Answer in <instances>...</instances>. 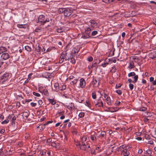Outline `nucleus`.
<instances>
[{"label":"nucleus","mask_w":156,"mask_h":156,"mask_svg":"<svg viewBox=\"0 0 156 156\" xmlns=\"http://www.w3.org/2000/svg\"><path fill=\"white\" fill-rule=\"evenodd\" d=\"M87 140V137L86 136H83L81 138V145L80 146V149L86 151L87 149L90 147L89 145L88 144H86L85 142Z\"/></svg>","instance_id":"1"},{"label":"nucleus","mask_w":156,"mask_h":156,"mask_svg":"<svg viewBox=\"0 0 156 156\" xmlns=\"http://www.w3.org/2000/svg\"><path fill=\"white\" fill-rule=\"evenodd\" d=\"M49 20L48 18H45L43 15H41L39 16L38 18L37 23H40L41 24H44L46 22H49Z\"/></svg>","instance_id":"2"},{"label":"nucleus","mask_w":156,"mask_h":156,"mask_svg":"<svg viewBox=\"0 0 156 156\" xmlns=\"http://www.w3.org/2000/svg\"><path fill=\"white\" fill-rule=\"evenodd\" d=\"M119 149L121 151V154L123 155V156H128L129 155V152L126 149L124 148L123 145L120 146Z\"/></svg>","instance_id":"3"},{"label":"nucleus","mask_w":156,"mask_h":156,"mask_svg":"<svg viewBox=\"0 0 156 156\" xmlns=\"http://www.w3.org/2000/svg\"><path fill=\"white\" fill-rule=\"evenodd\" d=\"M9 73H5L0 77V83H3L7 80L9 76Z\"/></svg>","instance_id":"4"},{"label":"nucleus","mask_w":156,"mask_h":156,"mask_svg":"<svg viewBox=\"0 0 156 156\" xmlns=\"http://www.w3.org/2000/svg\"><path fill=\"white\" fill-rule=\"evenodd\" d=\"M72 9L70 8H66L64 12V15L65 16H69L73 13Z\"/></svg>","instance_id":"5"},{"label":"nucleus","mask_w":156,"mask_h":156,"mask_svg":"<svg viewBox=\"0 0 156 156\" xmlns=\"http://www.w3.org/2000/svg\"><path fill=\"white\" fill-rule=\"evenodd\" d=\"M7 118L8 119H11V124L12 125L15 124V121L16 119V117L14 116L13 114L9 115L8 116Z\"/></svg>","instance_id":"6"},{"label":"nucleus","mask_w":156,"mask_h":156,"mask_svg":"<svg viewBox=\"0 0 156 156\" xmlns=\"http://www.w3.org/2000/svg\"><path fill=\"white\" fill-rule=\"evenodd\" d=\"M62 53H63V55H64V59L66 60H68L71 58V55L70 53H67L66 51H63Z\"/></svg>","instance_id":"7"},{"label":"nucleus","mask_w":156,"mask_h":156,"mask_svg":"<svg viewBox=\"0 0 156 156\" xmlns=\"http://www.w3.org/2000/svg\"><path fill=\"white\" fill-rule=\"evenodd\" d=\"M1 57L5 60L9 58V55L7 52H4L2 55Z\"/></svg>","instance_id":"8"},{"label":"nucleus","mask_w":156,"mask_h":156,"mask_svg":"<svg viewBox=\"0 0 156 156\" xmlns=\"http://www.w3.org/2000/svg\"><path fill=\"white\" fill-rule=\"evenodd\" d=\"M85 82L84 79L81 78L80 80V87L82 88L84 87L85 86Z\"/></svg>","instance_id":"9"},{"label":"nucleus","mask_w":156,"mask_h":156,"mask_svg":"<svg viewBox=\"0 0 156 156\" xmlns=\"http://www.w3.org/2000/svg\"><path fill=\"white\" fill-rule=\"evenodd\" d=\"M91 30L89 27H87L85 29V32L86 35L89 36V35L91 32Z\"/></svg>","instance_id":"10"},{"label":"nucleus","mask_w":156,"mask_h":156,"mask_svg":"<svg viewBox=\"0 0 156 156\" xmlns=\"http://www.w3.org/2000/svg\"><path fill=\"white\" fill-rule=\"evenodd\" d=\"M104 97L105 98L107 104L108 105H110L111 104V102L110 97L108 96L106 94H105Z\"/></svg>","instance_id":"11"},{"label":"nucleus","mask_w":156,"mask_h":156,"mask_svg":"<svg viewBox=\"0 0 156 156\" xmlns=\"http://www.w3.org/2000/svg\"><path fill=\"white\" fill-rule=\"evenodd\" d=\"M89 22L91 24L90 26L91 27H94L97 25V23L94 20H90L89 21Z\"/></svg>","instance_id":"12"},{"label":"nucleus","mask_w":156,"mask_h":156,"mask_svg":"<svg viewBox=\"0 0 156 156\" xmlns=\"http://www.w3.org/2000/svg\"><path fill=\"white\" fill-rule=\"evenodd\" d=\"M59 84L58 83H55L54 87H53V89L55 90L58 91L59 90Z\"/></svg>","instance_id":"13"},{"label":"nucleus","mask_w":156,"mask_h":156,"mask_svg":"<svg viewBox=\"0 0 156 156\" xmlns=\"http://www.w3.org/2000/svg\"><path fill=\"white\" fill-rule=\"evenodd\" d=\"M67 107L69 109H72L74 108V104L72 103H69Z\"/></svg>","instance_id":"14"},{"label":"nucleus","mask_w":156,"mask_h":156,"mask_svg":"<svg viewBox=\"0 0 156 156\" xmlns=\"http://www.w3.org/2000/svg\"><path fill=\"white\" fill-rule=\"evenodd\" d=\"M48 100L49 101V103H51L52 105H55L56 103V100L54 99L48 98Z\"/></svg>","instance_id":"15"},{"label":"nucleus","mask_w":156,"mask_h":156,"mask_svg":"<svg viewBox=\"0 0 156 156\" xmlns=\"http://www.w3.org/2000/svg\"><path fill=\"white\" fill-rule=\"evenodd\" d=\"M100 136H101V138H106V133L104 131H101V133Z\"/></svg>","instance_id":"16"},{"label":"nucleus","mask_w":156,"mask_h":156,"mask_svg":"<svg viewBox=\"0 0 156 156\" xmlns=\"http://www.w3.org/2000/svg\"><path fill=\"white\" fill-rule=\"evenodd\" d=\"M90 138L94 142L96 140V135L95 134L91 135Z\"/></svg>","instance_id":"17"},{"label":"nucleus","mask_w":156,"mask_h":156,"mask_svg":"<svg viewBox=\"0 0 156 156\" xmlns=\"http://www.w3.org/2000/svg\"><path fill=\"white\" fill-rule=\"evenodd\" d=\"M63 55V53H62L59 61V63H62L64 61V58L63 56L64 55Z\"/></svg>","instance_id":"18"},{"label":"nucleus","mask_w":156,"mask_h":156,"mask_svg":"<svg viewBox=\"0 0 156 156\" xmlns=\"http://www.w3.org/2000/svg\"><path fill=\"white\" fill-rule=\"evenodd\" d=\"M7 50L6 48L4 47H0V53H3L5 52Z\"/></svg>","instance_id":"19"},{"label":"nucleus","mask_w":156,"mask_h":156,"mask_svg":"<svg viewBox=\"0 0 156 156\" xmlns=\"http://www.w3.org/2000/svg\"><path fill=\"white\" fill-rule=\"evenodd\" d=\"M65 9L66 8H59L58 9V12L60 14L62 13H63L64 14V12H65Z\"/></svg>","instance_id":"20"},{"label":"nucleus","mask_w":156,"mask_h":156,"mask_svg":"<svg viewBox=\"0 0 156 156\" xmlns=\"http://www.w3.org/2000/svg\"><path fill=\"white\" fill-rule=\"evenodd\" d=\"M79 51V49L77 48L76 47L74 48L72 50V52L74 54L77 53Z\"/></svg>","instance_id":"21"},{"label":"nucleus","mask_w":156,"mask_h":156,"mask_svg":"<svg viewBox=\"0 0 156 156\" xmlns=\"http://www.w3.org/2000/svg\"><path fill=\"white\" fill-rule=\"evenodd\" d=\"M45 126H46L45 125V124H41L38 127V128L40 129L41 130H43V129H44L45 128Z\"/></svg>","instance_id":"22"},{"label":"nucleus","mask_w":156,"mask_h":156,"mask_svg":"<svg viewBox=\"0 0 156 156\" xmlns=\"http://www.w3.org/2000/svg\"><path fill=\"white\" fill-rule=\"evenodd\" d=\"M28 113L26 112H24L23 113V117H25L26 118H27L29 116Z\"/></svg>","instance_id":"23"},{"label":"nucleus","mask_w":156,"mask_h":156,"mask_svg":"<svg viewBox=\"0 0 156 156\" xmlns=\"http://www.w3.org/2000/svg\"><path fill=\"white\" fill-rule=\"evenodd\" d=\"M51 146L53 147H54L57 148L59 146V144H58V146L55 142H53L51 143Z\"/></svg>","instance_id":"24"},{"label":"nucleus","mask_w":156,"mask_h":156,"mask_svg":"<svg viewBox=\"0 0 156 156\" xmlns=\"http://www.w3.org/2000/svg\"><path fill=\"white\" fill-rule=\"evenodd\" d=\"M17 26L19 28H26V25L24 24H18Z\"/></svg>","instance_id":"25"},{"label":"nucleus","mask_w":156,"mask_h":156,"mask_svg":"<svg viewBox=\"0 0 156 156\" xmlns=\"http://www.w3.org/2000/svg\"><path fill=\"white\" fill-rule=\"evenodd\" d=\"M129 67L131 69L134 67V63L132 61L130 62Z\"/></svg>","instance_id":"26"},{"label":"nucleus","mask_w":156,"mask_h":156,"mask_svg":"<svg viewBox=\"0 0 156 156\" xmlns=\"http://www.w3.org/2000/svg\"><path fill=\"white\" fill-rule=\"evenodd\" d=\"M138 78V75H135L134 77V81H133L132 83H136L137 80Z\"/></svg>","instance_id":"27"},{"label":"nucleus","mask_w":156,"mask_h":156,"mask_svg":"<svg viewBox=\"0 0 156 156\" xmlns=\"http://www.w3.org/2000/svg\"><path fill=\"white\" fill-rule=\"evenodd\" d=\"M25 50H26L27 51H30L31 50V47H30L28 46H25Z\"/></svg>","instance_id":"28"},{"label":"nucleus","mask_w":156,"mask_h":156,"mask_svg":"<svg viewBox=\"0 0 156 156\" xmlns=\"http://www.w3.org/2000/svg\"><path fill=\"white\" fill-rule=\"evenodd\" d=\"M135 73L134 72H132L129 73L128 75V77H131L134 76L135 75Z\"/></svg>","instance_id":"29"},{"label":"nucleus","mask_w":156,"mask_h":156,"mask_svg":"<svg viewBox=\"0 0 156 156\" xmlns=\"http://www.w3.org/2000/svg\"><path fill=\"white\" fill-rule=\"evenodd\" d=\"M59 90H64L66 88V86L65 85H62L61 87H59Z\"/></svg>","instance_id":"30"},{"label":"nucleus","mask_w":156,"mask_h":156,"mask_svg":"<svg viewBox=\"0 0 156 156\" xmlns=\"http://www.w3.org/2000/svg\"><path fill=\"white\" fill-rule=\"evenodd\" d=\"M9 119H5V120H4V121L2 122H1V124H6L7 123H8L9 122Z\"/></svg>","instance_id":"31"},{"label":"nucleus","mask_w":156,"mask_h":156,"mask_svg":"<svg viewBox=\"0 0 156 156\" xmlns=\"http://www.w3.org/2000/svg\"><path fill=\"white\" fill-rule=\"evenodd\" d=\"M94 103L95 104V105L96 106L98 107L102 106L100 104V102L98 101V102H97V101H94Z\"/></svg>","instance_id":"32"},{"label":"nucleus","mask_w":156,"mask_h":156,"mask_svg":"<svg viewBox=\"0 0 156 156\" xmlns=\"http://www.w3.org/2000/svg\"><path fill=\"white\" fill-rule=\"evenodd\" d=\"M146 152L150 156H151L152 152L151 150L149 149H147L146 151Z\"/></svg>","instance_id":"33"},{"label":"nucleus","mask_w":156,"mask_h":156,"mask_svg":"<svg viewBox=\"0 0 156 156\" xmlns=\"http://www.w3.org/2000/svg\"><path fill=\"white\" fill-rule=\"evenodd\" d=\"M129 87L130 89L132 90L133 89L134 85L133 84L130 83L129 84Z\"/></svg>","instance_id":"34"},{"label":"nucleus","mask_w":156,"mask_h":156,"mask_svg":"<svg viewBox=\"0 0 156 156\" xmlns=\"http://www.w3.org/2000/svg\"><path fill=\"white\" fill-rule=\"evenodd\" d=\"M70 62L73 64L75 63L76 61L74 58L73 57L70 58Z\"/></svg>","instance_id":"35"},{"label":"nucleus","mask_w":156,"mask_h":156,"mask_svg":"<svg viewBox=\"0 0 156 156\" xmlns=\"http://www.w3.org/2000/svg\"><path fill=\"white\" fill-rule=\"evenodd\" d=\"M33 94L34 95L36 96L37 97H40L41 96L40 94L38 93L33 92Z\"/></svg>","instance_id":"36"},{"label":"nucleus","mask_w":156,"mask_h":156,"mask_svg":"<svg viewBox=\"0 0 156 156\" xmlns=\"http://www.w3.org/2000/svg\"><path fill=\"white\" fill-rule=\"evenodd\" d=\"M84 113L83 112H81L79 113V116L80 118H82L84 117Z\"/></svg>","instance_id":"37"},{"label":"nucleus","mask_w":156,"mask_h":156,"mask_svg":"<svg viewBox=\"0 0 156 156\" xmlns=\"http://www.w3.org/2000/svg\"><path fill=\"white\" fill-rule=\"evenodd\" d=\"M36 49L38 52L41 51V47L39 46H38L36 47Z\"/></svg>","instance_id":"38"},{"label":"nucleus","mask_w":156,"mask_h":156,"mask_svg":"<svg viewBox=\"0 0 156 156\" xmlns=\"http://www.w3.org/2000/svg\"><path fill=\"white\" fill-rule=\"evenodd\" d=\"M148 144L151 145H153L154 144L153 141L152 139H151L148 141Z\"/></svg>","instance_id":"39"},{"label":"nucleus","mask_w":156,"mask_h":156,"mask_svg":"<svg viewBox=\"0 0 156 156\" xmlns=\"http://www.w3.org/2000/svg\"><path fill=\"white\" fill-rule=\"evenodd\" d=\"M78 80L76 79H75L73 81H72V83L74 84H76L77 83Z\"/></svg>","instance_id":"40"},{"label":"nucleus","mask_w":156,"mask_h":156,"mask_svg":"<svg viewBox=\"0 0 156 156\" xmlns=\"http://www.w3.org/2000/svg\"><path fill=\"white\" fill-rule=\"evenodd\" d=\"M92 97L94 99H95L96 98V94L94 92L92 93Z\"/></svg>","instance_id":"41"},{"label":"nucleus","mask_w":156,"mask_h":156,"mask_svg":"<svg viewBox=\"0 0 156 156\" xmlns=\"http://www.w3.org/2000/svg\"><path fill=\"white\" fill-rule=\"evenodd\" d=\"M98 33V32L97 31H94L91 33V35L92 36H94L96 35Z\"/></svg>","instance_id":"42"},{"label":"nucleus","mask_w":156,"mask_h":156,"mask_svg":"<svg viewBox=\"0 0 156 156\" xmlns=\"http://www.w3.org/2000/svg\"><path fill=\"white\" fill-rule=\"evenodd\" d=\"M116 92L119 95H121L122 94V91L119 90H116Z\"/></svg>","instance_id":"43"},{"label":"nucleus","mask_w":156,"mask_h":156,"mask_svg":"<svg viewBox=\"0 0 156 156\" xmlns=\"http://www.w3.org/2000/svg\"><path fill=\"white\" fill-rule=\"evenodd\" d=\"M93 60V58L92 56H89L88 58V60L89 62H91Z\"/></svg>","instance_id":"44"},{"label":"nucleus","mask_w":156,"mask_h":156,"mask_svg":"<svg viewBox=\"0 0 156 156\" xmlns=\"http://www.w3.org/2000/svg\"><path fill=\"white\" fill-rule=\"evenodd\" d=\"M40 154L41 155L44 156L46 154V152L45 151H42L40 152Z\"/></svg>","instance_id":"45"},{"label":"nucleus","mask_w":156,"mask_h":156,"mask_svg":"<svg viewBox=\"0 0 156 156\" xmlns=\"http://www.w3.org/2000/svg\"><path fill=\"white\" fill-rule=\"evenodd\" d=\"M30 105L32 107H34L37 105V104L36 103L31 102L30 103Z\"/></svg>","instance_id":"46"},{"label":"nucleus","mask_w":156,"mask_h":156,"mask_svg":"<svg viewBox=\"0 0 156 156\" xmlns=\"http://www.w3.org/2000/svg\"><path fill=\"white\" fill-rule=\"evenodd\" d=\"M112 72H115L116 71V69L115 66H113L112 67V69L111 70Z\"/></svg>","instance_id":"47"},{"label":"nucleus","mask_w":156,"mask_h":156,"mask_svg":"<svg viewBox=\"0 0 156 156\" xmlns=\"http://www.w3.org/2000/svg\"><path fill=\"white\" fill-rule=\"evenodd\" d=\"M146 110V108L145 107H144L140 108V110L141 111H145Z\"/></svg>","instance_id":"48"},{"label":"nucleus","mask_w":156,"mask_h":156,"mask_svg":"<svg viewBox=\"0 0 156 156\" xmlns=\"http://www.w3.org/2000/svg\"><path fill=\"white\" fill-rule=\"evenodd\" d=\"M89 36H86V35L83 34L81 36V37L83 39H86L87 38L89 37Z\"/></svg>","instance_id":"49"},{"label":"nucleus","mask_w":156,"mask_h":156,"mask_svg":"<svg viewBox=\"0 0 156 156\" xmlns=\"http://www.w3.org/2000/svg\"><path fill=\"white\" fill-rule=\"evenodd\" d=\"M51 140H52L51 138H49L48 139L47 142V144H50V143L51 142Z\"/></svg>","instance_id":"50"},{"label":"nucleus","mask_w":156,"mask_h":156,"mask_svg":"<svg viewBox=\"0 0 156 156\" xmlns=\"http://www.w3.org/2000/svg\"><path fill=\"white\" fill-rule=\"evenodd\" d=\"M41 29L40 28H37L35 30V31L36 32H39L41 31Z\"/></svg>","instance_id":"51"},{"label":"nucleus","mask_w":156,"mask_h":156,"mask_svg":"<svg viewBox=\"0 0 156 156\" xmlns=\"http://www.w3.org/2000/svg\"><path fill=\"white\" fill-rule=\"evenodd\" d=\"M38 103L39 105H41L43 103V101L42 100H40L38 101Z\"/></svg>","instance_id":"52"},{"label":"nucleus","mask_w":156,"mask_h":156,"mask_svg":"<svg viewBox=\"0 0 156 156\" xmlns=\"http://www.w3.org/2000/svg\"><path fill=\"white\" fill-rule=\"evenodd\" d=\"M53 122V121L52 120H50V121H48V122H47L45 124V125H47L48 124H50V123H52V122Z\"/></svg>","instance_id":"53"},{"label":"nucleus","mask_w":156,"mask_h":156,"mask_svg":"<svg viewBox=\"0 0 156 156\" xmlns=\"http://www.w3.org/2000/svg\"><path fill=\"white\" fill-rule=\"evenodd\" d=\"M120 101H117L115 102V104L117 106L120 104Z\"/></svg>","instance_id":"54"},{"label":"nucleus","mask_w":156,"mask_h":156,"mask_svg":"<svg viewBox=\"0 0 156 156\" xmlns=\"http://www.w3.org/2000/svg\"><path fill=\"white\" fill-rule=\"evenodd\" d=\"M86 105L88 107L90 106V105L88 101H86Z\"/></svg>","instance_id":"55"},{"label":"nucleus","mask_w":156,"mask_h":156,"mask_svg":"<svg viewBox=\"0 0 156 156\" xmlns=\"http://www.w3.org/2000/svg\"><path fill=\"white\" fill-rule=\"evenodd\" d=\"M143 120L145 122H146L148 121V119L146 117H144L143 119Z\"/></svg>","instance_id":"56"},{"label":"nucleus","mask_w":156,"mask_h":156,"mask_svg":"<svg viewBox=\"0 0 156 156\" xmlns=\"http://www.w3.org/2000/svg\"><path fill=\"white\" fill-rule=\"evenodd\" d=\"M98 101L100 102V103L101 105L102 106H103V103L102 101H100V100H98Z\"/></svg>","instance_id":"57"},{"label":"nucleus","mask_w":156,"mask_h":156,"mask_svg":"<svg viewBox=\"0 0 156 156\" xmlns=\"http://www.w3.org/2000/svg\"><path fill=\"white\" fill-rule=\"evenodd\" d=\"M154 80V78L153 77H151L150 78V82H152Z\"/></svg>","instance_id":"58"},{"label":"nucleus","mask_w":156,"mask_h":156,"mask_svg":"<svg viewBox=\"0 0 156 156\" xmlns=\"http://www.w3.org/2000/svg\"><path fill=\"white\" fill-rule=\"evenodd\" d=\"M81 143L80 142H77L76 143V145L77 146L78 145L80 147V146H81Z\"/></svg>","instance_id":"59"},{"label":"nucleus","mask_w":156,"mask_h":156,"mask_svg":"<svg viewBox=\"0 0 156 156\" xmlns=\"http://www.w3.org/2000/svg\"><path fill=\"white\" fill-rule=\"evenodd\" d=\"M143 152V150L142 149H140L139 150L138 153L139 154H141Z\"/></svg>","instance_id":"60"},{"label":"nucleus","mask_w":156,"mask_h":156,"mask_svg":"<svg viewBox=\"0 0 156 156\" xmlns=\"http://www.w3.org/2000/svg\"><path fill=\"white\" fill-rule=\"evenodd\" d=\"M152 83L154 85H156V80H154L153 81Z\"/></svg>","instance_id":"61"},{"label":"nucleus","mask_w":156,"mask_h":156,"mask_svg":"<svg viewBox=\"0 0 156 156\" xmlns=\"http://www.w3.org/2000/svg\"><path fill=\"white\" fill-rule=\"evenodd\" d=\"M145 137H146L147 139H149L150 138V136L148 135H145Z\"/></svg>","instance_id":"62"},{"label":"nucleus","mask_w":156,"mask_h":156,"mask_svg":"<svg viewBox=\"0 0 156 156\" xmlns=\"http://www.w3.org/2000/svg\"><path fill=\"white\" fill-rule=\"evenodd\" d=\"M5 132V130L3 129H1L0 130V133H3Z\"/></svg>","instance_id":"63"},{"label":"nucleus","mask_w":156,"mask_h":156,"mask_svg":"<svg viewBox=\"0 0 156 156\" xmlns=\"http://www.w3.org/2000/svg\"><path fill=\"white\" fill-rule=\"evenodd\" d=\"M150 2L151 4H154L155 5H156V2L153 1H151Z\"/></svg>","instance_id":"64"}]
</instances>
